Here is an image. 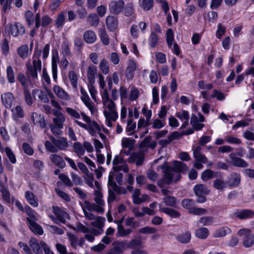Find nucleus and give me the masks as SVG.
<instances>
[{
  "label": "nucleus",
  "instance_id": "a19ab883",
  "mask_svg": "<svg viewBox=\"0 0 254 254\" xmlns=\"http://www.w3.org/2000/svg\"><path fill=\"white\" fill-rule=\"evenodd\" d=\"M131 158L135 162L137 166H141L144 161V155L141 153H135L131 156Z\"/></svg>",
  "mask_w": 254,
  "mask_h": 254
},
{
  "label": "nucleus",
  "instance_id": "2f4dec72",
  "mask_svg": "<svg viewBox=\"0 0 254 254\" xmlns=\"http://www.w3.org/2000/svg\"><path fill=\"white\" fill-rule=\"evenodd\" d=\"M209 234V231L207 228L201 227L197 229L195 233V236L200 239H206Z\"/></svg>",
  "mask_w": 254,
  "mask_h": 254
},
{
  "label": "nucleus",
  "instance_id": "f704fd0d",
  "mask_svg": "<svg viewBox=\"0 0 254 254\" xmlns=\"http://www.w3.org/2000/svg\"><path fill=\"white\" fill-rule=\"evenodd\" d=\"M25 211L27 213L29 217L26 218V220L28 221V219L33 220L34 222L38 220V216L37 213L33 210L30 206L27 205L25 207Z\"/></svg>",
  "mask_w": 254,
  "mask_h": 254
},
{
  "label": "nucleus",
  "instance_id": "4be33fe9",
  "mask_svg": "<svg viewBox=\"0 0 254 254\" xmlns=\"http://www.w3.org/2000/svg\"><path fill=\"white\" fill-rule=\"evenodd\" d=\"M51 161L57 166L61 168H64L65 166V163L60 156L53 154L50 156Z\"/></svg>",
  "mask_w": 254,
  "mask_h": 254
},
{
  "label": "nucleus",
  "instance_id": "cd10ccee",
  "mask_svg": "<svg viewBox=\"0 0 254 254\" xmlns=\"http://www.w3.org/2000/svg\"><path fill=\"white\" fill-rule=\"evenodd\" d=\"M84 41L88 43H93L96 40V36L94 32L92 30L86 31L83 34Z\"/></svg>",
  "mask_w": 254,
  "mask_h": 254
},
{
  "label": "nucleus",
  "instance_id": "ddd939ff",
  "mask_svg": "<svg viewBox=\"0 0 254 254\" xmlns=\"http://www.w3.org/2000/svg\"><path fill=\"white\" fill-rule=\"evenodd\" d=\"M53 91L57 96L62 100L67 101L70 99L67 93L58 85H55L53 87Z\"/></svg>",
  "mask_w": 254,
  "mask_h": 254
},
{
  "label": "nucleus",
  "instance_id": "f03ea898",
  "mask_svg": "<svg viewBox=\"0 0 254 254\" xmlns=\"http://www.w3.org/2000/svg\"><path fill=\"white\" fill-rule=\"evenodd\" d=\"M40 55V54H39ZM27 68L26 74L33 81L38 79V74L40 73L42 68L41 61L39 59V56H34L32 63L28 61L26 63Z\"/></svg>",
  "mask_w": 254,
  "mask_h": 254
},
{
  "label": "nucleus",
  "instance_id": "9d476101",
  "mask_svg": "<svg viewBox=\"0 0 254 254\" xmlns=\"http://www.w3.org/2000/svg\"><path fill=\"white\" fill-rule=\"evenodd\" d=\"M50 138L57 147V152L59 150H64L68 146L66 139L64 137H60L58 138H56L51 135L50 136Z\"/></svg>",
  "mask_w": 254,
  "mask_h": 254
},
{
  "label": "nucleus",
  "instance_id": "f8f14e48",
  "mask_svg": "<svg viewBox=\"0 0 254 254\" xmlns=\"http://www.w3.org/2000/svg\"><path fill=\"white\" fill-rule=\"evenodd\" d=\"M241 182V176L237 173H233L228 176L227 181V185L231 187L238 186Z\"/></svg>",
  "mask_w": 254,
  "mask_h": 254
},
{
  "label": "nucleus",
  "instance_id": "393cba45",
  "mask_svg": "<svg viewBox=\"0 0 254 254\" xmlns=\"http://www.w3.org/2000/svg\"><path fill=\"white\" fill-rule=\"evenodd\" d=\"M25 197L28 203L34 207L38 206V199L31 191H26L25 193Z\"/></svg>",
  "mask_w": 254,
  "mask_h": 254
},
{
  "label": "nucleus",
  "instance_id": "603ef678",
  "mask_svg": "<svg viewBox=\"0 0 254 254\" xmlns=\"http://www.w3.org/2000/svg\"><path fill=\"white\" fill-rule=\"evenodd\" d=\"M138 232L143 234H153L157 232V229L155 228L146 226L139 229L138 230Z\"/></svg>",
  "mask_w": 254,
  "mask_h": 254
},
{
  "label": "nucleus",
  "instance_id": "7ed1b4c3",
  "mask_svg": "<svg viewBox=\"0 0 254 254\" xmlns=\"http://www.w3.org/2000/svg\"><path fill=\"white\" fill-rule=\"evenodd\" d=\"M53 212L56 217L50 215L51 219L56 224H59V222L64 224L65 218L68 217V214L63 209L58 206H52Z\"/></svg>",
  "mask_w": 254,
  "mask_h": 254
},
{
  "label": "nucleus",
  "instance_id": "6e6d98bb",
  "mask_svg": "<svg viewBox=\"0 0 254 254\" xmlns=\"http://www.w3.org/2000/svg\"><path fill=\"white\" fill-rule=\"evenodd\" d=\"M5 152L9 161L12 163L15 164L16 162V159L11 149L9 147H7L5 148Z\"/></svg>",
  "mask_w": 254,
  "mask_h": 254
},
{
  "label": "nucleus",
  "instance_id": "0e129e2a",
  "mask_svg": "<svg viewBox=\"0 0 254 254\" xmlns=\"http://www.w3.org/2000/svg\"><path fill=\"white\" fill-rule=\"evenodd\" d=\"M68 238L71 246L74 249H76L78 243L77 237L72 234H70L68 235Z\"/></svg>",
  "mask_w": 254,
  "mask_h": 254
},
{
  "label": "nucleus",
  "instance_id": "f257e3e1",
  "mask_svg": "<svg viewBox=\"0 0 254 254\" xmlns=\"http://www.w3.org/2000/svg\"><path fill=\"white\" fill-rule=\"evenodd\" d=\"M188 170L187 166L184 163L175 161L173 162V167L167 166L164 171V177L166 179L168 185L173 182H177L180 180L181 176L180 173L185 172Z\"/></svg>",
  "mask_w": 254,
  "mask_h": 254
},
{
  "label": "nucleus",
  "instance_id": "338daca9",
  "mask_svg": "<svg viewBox=\"0 0 254 254\" xmlns=\"http://www.w3.org/2000/svg\"><path fill=\"white\" fill-rule=\"evenodd\" d=\"M176 116L182 121L189 119V113L186 111L178 112L176 113Z\"/></svg>",
  "mask_w": 254,
  "mask_h": 254
},
{
  "label": "nucleus",
  "instance_id": "58836bf2",
  "mask_svg": "<svg viewBox=\"0 0 254 254\" xmlns=\"http://www.w3.org/2000/svg\"><path fill=\"white\" fill-rule=\"evenodd\" d=\"M142 242L140 239H133L129 243H127L126 248L129 249H134L135 248H141Z\"/></svg>",
  "mask_w": 254,
  "mask_h": 254
},
{
  "label": "nucleus",
  "instance_id": "e433bc0d",
  "mask_svg": "<svg viewBox=\"0 0 254 254\" xmlns=\"http://www.w3.org/2000/svg\"><path fill=\"white\" fill-rule=\"evenodd\" d=\"M12 117L14 120L24 117V113L20 106H17L15 108L12 109Z\"/></svg>",
  "mask_w": 254,
  "mask_h": 254
},
{
  "label": "nucleus",
  "instance_id": "6ab92c4d",
  "mask_svg": "<svg viewBox=\"0 0 254 254\" xmlns=\"http://www.w3.org/2000/svg\"><path fill=\"white\" fill-rule=\"evenodd\" d=\"M106 23L108 29L111 31L115 30L118 25L117 18L110 15L106 17Z\"/></svg>",
  "mask_w": 254,
  "mask_h": 254
},
{
  "label": "nucleus",
  "instance_id": "dca6fc26",
  "mask_svg": "<svg viewBox=\"0 0 254 254\" xmlns=\"http://www.w3.org/2000/svg\"><path fill=\"white\" fill-rule=\"evenodd\" d=\"M201 147L197 146L193 149V156L197 162L202 163H206L207 161V158L201 153Z\"/></svg>",
  "mask_w": 254,
  "mask_h": 254
},
{
  "label": "nucleus",
  "instance_id": "423d86ee",
  "mask_svg": "<svg viewBox=\"0 0 254 254\" xmlns=\"http://www.w3.org/2000/svg\"><path fill=\"white\" fill-rule=\"evenodd\" d=\"M193 190L195 195L198 197L197 201L198 203L204 202L206 200L204 195L208 194L210 192L206 186L203 184L197 185L194 186Z\"/></svg>",
  "mask_w": 254,
  "mask_h": 254
},
{
  "label": "nucleus",
  "instance_id": "49530a36",
  "mask_svg": "<svg viewBox=\"0 0 254 254\" xmlns=\"http://www.w3.org/2000/svg\"><path fill=\"white\" fill-rule=\"evenodd\" d=\"M182 204L183 206L188 209L190 213L194 207V201L192 199H186L182 201Z\"/></svg>",
  "mask_w": 254,
  "mask_h": 254
},
{
  "label": "nucleus",
  "instance_id": "0eeeda50",
  "mask_svg": "<svg viewBox=\"0 0 254 254\" xmlns=\"http://www.w3.org/2000/svg\"><path fill=\"white\" fill-rule=\"evenodd\" d=\"M6 28H8L9 32L14 37L22 36L25 32L24 26L19 22L10 24Z\"/></svg>",
  "mask_w": 254,
  "mask_h": 254
},
{
  "label": "nucleus",
  "instance_id": "69168bd1",
  "mask_svg": "<svg viewBox=\"0 0 254 254\" xmlns=\"http://www.w3.org/2000/svg\"><path fill=\"white\" fill-rule=\"evenodd\" d=\"M225 140L229 143L238 144L241 143V140L236 137L227 135L225 137Z\"/></svg>",
  "mask_w": 254,
  "mask_h": 254
},
{
  "label": "nucleus",
  "instance_id": "412c9836",
  "mask_svg": "<svg viewBox=\"0 0 254 254\" xmlns=\"http://www.w3.org/2000/svg\"><path fill=\"white\" fill-rule=\"evenodd\" d=\"M231 233V229L227 227H223L216 229L212 235L214 238H223Z\"/></svg>",
  "mask_w": 254,
  "mask_h": 254
},
{
  "label": "nucleus",
  "instance_id": "052dcab7",
  "mask_svg": "<svg viewBox=\"0 0 254 254\" xmlns=\"http://www.w3.org/2000/svg\"><path fill=\"white\" fill-rule=\"evenodd\" d=\"M134 140L127 138H124L122 141V146L123 148H131L133 146Z\"/></svg>",
  "mask_w": 254,
  "mask_h": 254
},
{
  "label": "nucleus",
  "instance_id": "f3484780",
  "mask_svg": "<svg viewBox=\"0 0 254 254\" xmlns=\"http://www.w3.org/2000/svg\"><path fill=\"white\" fill-rule=\"evenodd\" d=\"M85 208L89 211H94L98 213H102L104 211V208L102 207L103 205L90 203L88 201H85Z\"/></svg>",
  "mask_w": 254,
  "mask_h": 254
},
{
  "label": "nucleus",
  "instance_id": "39448f33",
  "mask_svg": "<svg viewBox=\"0 0 254 254\" xmlns=\"http://www.w3.org/2000/svg\"><path fill=\"white\" fill-rule=\"evenodd\" d=\"M238 235L244 237L243 245L246 248H250L254 244V234L251 233V231L247 229H240Z\"/></svg>",
  "mask_w": 254,
  "mask_h": 254
},
{
  "label": "nucleus",
  "instance_id": "4468645a",
  "mask_svg": "<svg viewBox=\"0 0 254 254\" xmlns=\"http://www.w3.org/2000/svg\"><path fill=\"white\" fill-rule=\"evenodd\" d=\"M234 215L240 219H249L254 216V212L249 209H242L236 211Z\"/></svg>",
  "mask_w": 254,
  "mask_h": 254
},
{
  "label": "nucleus",
  "instance_id": "774afa93",
  "mask_svg": "<svg viewBox=\"0 0 254 254\" xmlns=\"http://www.w3.org/2000/svg\"><path fill=\"white\" fill-rule=\"evenodd\" d=\"M22 149L24 152L28 155H32L34 153L32 148L27 143H23Z\"/></svg>",
  "mask_w": 254,
  "mask_h": 254
},
{
  "label": "nucleus",
  "instance_id": "e2e57ef3",
  "mask_svg": "<svg viewBox=\"0 0 254 254\" xmlns=\"http://www.w3.org/2000/svg\"><path fill=\"white\" fill-rule=\"evenodd\" d=\"M66 112L72 118L75 119H79L80 118V114L74 109L67 107L65 109Z\"/></svg>",
  "mask_w": 254,
  "mask_h": 254
},
{
  "label": "nucleus",
  "instance_id": "20e7f679",
  "mask_svg": "<svg viewBox=\"0 0 254 254\" xmlns=\"http://www.w3.org/2000/svg\"><path fill=\"white\" fill-rule=\"evenodd\" d=\"M104 108L108 109V111L105 110L104 115L105 118L111 117L113 122H116L118 118V114L116 111V104L112 100H109L103 102Z\"/></svg>",
  "mask_w": 254,
  "mask_h": 254
},
{
  "label": "nucleus",
  "instance_id": "3c124183",
  "mask_svg": "<svg viewBox=\"0 0 254 254\" xmlns=\"http://www.w3.org/2000/svg\"><path fill=\"white\" fill-rule=\"evenodd\" d=\"M158 37L154 32H151L149 38V45L152 48H154L158 43Z\"/></svg>",
  "mask_w": 254,
  "mask_h": 254
},
{
  "label": "nucleus",
  "instance_id": "4c0bfd02",
  "mask_svg": "<svg viewBox=\"0 0 254 254\" xmlns=\"http://www.w3.org/2000/svg\"><path fill=\"white\" fill-rule=\"evenodd\" d=\"M6 78L9 83H13L15 81V74L12 67L11 66H8L6 68Z\"/></svg>",
  "mask_w": 254,
  "mask_h": 254
},
{
  "label": "nucleus",
  "instance_id": "5fc2aeb1",
  "mask_svg": "<svg viewBox=\"0 0 254 254\" xmlns=\"http://www.w3.org/2000/svg\"><path fill=\"white\" fill-rule=\"evenodd\" d=\"M164 202L167 206L174 207L176 205V199L175 197L171 196H166L163 198Z\"/></svg>",
  "mask_w": 254,
  "mask_h": 254
},
{
  "label": "nucleus",
  "instance_id": "2eb2a0df",
  "mask_svg": "<svg viewBox=\"0 0 254 254\" xmlns=\"http://www.w3.org/2000/svg\"><path fill=\"white\" fill-rule=\"evenodd\" d=\"M124 2L122 0L118 1L113 0L109 4L110 10L115 13L118 14L121 12L124 5Z\"/></svg>",
  "mask_w": 254,
  "mask_h": 254
},
{
  "label": "nucleus",
  "instance_id": "de8ad7c7",
  "mask_svg": "<svg viewBox=\"0 0 254 254\" xmlns=\"http://www.w3.org/2000/svg\"><path fill=\"white\" fill-rule=\"evenodd\" d=\"M68 77L72 87L74 88H76L77 87L78 80L77 74L74 71H69L68 72Z\"/></svg>",
  "mask_w": 254,
  "mask_h": 254
},
{
  "label": "nucleus",
  "instance_id": "09e8293b",
  "mask_svg": "<svg viewBox=\"0 0 254 254\" xmlns=\"http://www.w3.org/2000/svg\"><path fill=\"white\" fill-rule=\"evenodd\" d=\"M99 67L103 74H107L109 72V65L108 61L104 59L101 61Z\"/></svg>",
  "mask_w": 254,
  "mask_h": 254
},
{
  "label": "nucleus",
  "instance_id": "7c9ffc66",
  "mask_svg": "<svg viewBox=\"0 0 254 254\" xmlns=\"http://www.w3.org/2000/svg\"><path fill=\"white\" fill-rule=\"evenodd\" d=\"M191 233L189 231H187L184 233L181 234L176 237V239L180 243L182 244H188L191 240Z\"/></svg>",
  "mask_w": 254,
  "mask_h": 254
},
{
  "label": "nucleus",
  "instance_id": "72a5a7b5",
  "mask_svg": "<svg viewBox=\"0 0 254 254\" xmlns=\"http://www.w3.org/2000/svg\"><path fill=\"white\" fill-rule=\"evenodd\" d=\"M131 229H125L123 225H119L117 227L116 236L118 237H124L129 235L131 232Z\"/></svg>",
  "mask_w": 254,
  "mask_h": 254
},
{
  "label": "nucleus",
  "instance_id": "c03bdc74",
  "mask_svg": "<svg viewBox=\"0 0 254 254\" xmlns=\"http://www.w3.org/2000/svg\"><path fill=\"white\" fill-rule=\"evenodd\" d=\"M95 221L91 223L92 226L97 227V228H102L104 226V222L105 221V218L101 216H98L94 219Z\"/></svg>",
  "mask_w": 254,
  "mask_h": 254
},
{
  "label": "nucleus",
  "instance_id": "c9c22d12",
  "mask_svg": "<svg viewBox=\"0 0 254 254\" xmlns=\"http://www.w3.org/2000/svg\"><path fill=\"white\" fill-rule=\"evenodd\" d=\"M73 151L78 157L83 155L85 153V150L81 143L76 142L73 145Z\"/></svg>",
  "mask_w": 254,
  "mask_h": 254
},
{
  "label": "nucleus",
  "instance_id": "a878e982",
  "mask_svg": "<svg viewBox=\"0 0 254 254\" xmlns=\"http://www.w3.org/2000/svg\"><path fill=\"white\" fill-rule=\"evenodd\" d=\"M136 64L132 60L128 61L127 66L126 70V75L128 78H132L133 72L136 70Z\"/></svg>",
  "mask_w": 254,
  "mask_h": 254
},
{
  "label": "nucleus",
  "instance_id": "79ce46f5",
  "mask_svg": "<svg viewBox=\"0 0 254 254\" xmlns=\"http://www.w3.org/2000/svg\"><path fill=\"white\" fill-rule=\"evenodd\" d=\"M18 55L22 59L28 56V47L27 45H23L19 47L17 50Z\"/></svg>",
  "mask_w": 254,
  "mask_h": 254
},
{
  "label": "nucleus",
  "instance_id": "680f3d73",
  "mask_svg": "<svg viewBox=\"0 0 254 254\" xmlns=\"http://www.w3.org/2000/svg\"><path fill=\"white\" fill-rule=\"evenodd\" d=\"M226 28L221 23L218 25V29L216 32V36L218 39H221L222 36L225 33Z\"/></svg>",
  "mask_w": 254,
  "mask_h": 254
},
{
  "label": "nucleus",
  "instance_id": "4d7b16f0",
  "mask_svg": "<svg viewBox=\"0 0 254 254\" xmlns=\"http://www.w3.org/2000/svg\"><path fill=\"white\" fill-rule=\"evenodd\" d=\"M95 197L94 199V201L98 204H104V200L102 199L103 194L99 190H96L94 192Z\"/></svg>",
  "mask_w": 254,
  "mask_h": 254
},
{
  "label": "nucleus",
  "instance_id": "6e6552de",
  "mask_svg": "<svg viewBox=\"0 0 254 254\" xmlns=\"http://www.w3.org/2000/svg\"><path fill=\"white\" fill-rule=\"evenodd\" d=\"M113 247L105 254H123L127 246L126 241H117L113 243Z\"/></svg>",
  "mask_w": 254,
  "mask_h": 254
},
{
  "label": "nucleus",
  "instance_id": "b1692460",
  "mask_svg": "<svg viewBox=\"0 0 254 254\" xmlns=\"http://www.w3.org/2000/svg\"><path fill=\"white\" fill-rule=\"evenodd\" d=\"M65 120L64 115L62 113H59L56 115L55 118H53L54 124L50 125L56 127L62 128L63 127V123Z\"/></svg>",
  "mask_w": 254,
  "mask_h": 254
},
{
  "label": "nucleus",
  "instance_id": "9b49d317",
  "mask_svg": "<svg viewBox=\"0 0 254 254\" xmlns=\"http://www.w3.org/2000/svg\"><path fill=\"white\" fill-rule=\"evenodd\" d=\"M231 159V164L236 167L246 168L249 166V164L244 159L236 157L234 153H231L229 155Z\"/></svg>",
  "mask_w": 254,
  "mask_h": 254
},
{
  "label": "nucleus",
  "instance_id": "a211bd4d",
  "mask_svg": "<svg viewBox=\"0 0 254 254\" xmlns=\"http://www.w3.org/2000/svg\"><path fill=\"white\" fill-rule=\"evenodd\" d=\"M156 142L152 141L151 136H147L140 143L139 147L140 148H150L153 149L156 147Z\"/></svg>",
  "mask_w": 254,
  "mask_h": 254
},
{
  "label": "nucleus",
  "instance_id": "1a4fd4ad",
  "mask_svg": "<svg viewBox=\"0 0 254 254\" xmlns=\"http://www.w3.org/2000/svg\"><path fill=\"white\" fill-rule=\"evenodd\" d=\"M2 104L6 108H10L15 102V98L11 92H6L1 95Z\"/></svg>",
  "mask_w": 254,
  "mask_h": 254
},
{
  "label": "nucleus",
  "instance_id": "c85d7f7f",
  "mask_svg": "<svg viewBox=\"0 0 254 254\" xmlns=\"http://www.w3.org/2000/svg\"><path fill=\"white\" fill-rule=\"evenodd\" d=\"M159 209L160 211L166 213L171 217L179 218L180 216V213L178 211L170 208L162 207L161 204L159 205Z\"/></svg>",
  "mask_w": 254,
  "mask_h": 254
},
{
  "label": "nucleus",
  "instance_id": "5701e85b",
  "mask_svg": "<svg viewBox=\"0 0 254 254\" xmlns=\"http://www.w3.org/2000/svg\"><path fill=\"white\" fill-rule=\"evenodd\" d=\"M29 245L33 252L39 254L42 252L41 243L39 244L34 238H31L29 241Z\"/></svg>",
  "mask_w": 254,
  "mask_h": 254
},
{
  "label": "nucleus",
  "instance_id": "37998d69",
  "mask_svg": "<svg viewBox=\"0 0 254 254\" xmlns=\"http://www.w3.org/2000/svg\"><path fill=\"white\" fill-rule=\"evenodd\" d=\"M100 37L102 43L105 45H108L110 43V39L106 33L105 28L100 29Z\"/></svg>",
  "mask_w": 254,
  "mask_h": 254
},
{
  "label": "nucleus",
  "instance_id": "473e14b6",
  "mask_svg": "<svg viewBox=\"0 0 254 254\" xmlns=\"http://www.w3.org/2000/svg\"><path fill=\"white\" fill-rule=\"evenodd\" d=\"M213 186L215 189L223 191L226 188L227 183L222 178H220L213 181Z\"/></svg>",
  "mask_w": 254,
  "mask_h": 254
},
{
  "label": "nucleus",
  "instance_id": "ea45409f",
  "mask_svg": "<svg viewBox=\"0 0 254 254\" xmlns=\"http://www.w3.org/2000/svg\"><path fill=\"white\" fill-rule=\"evenodd\" d=\"M87 21L90 25L92 26L96 27L99 23V19L95 13H90L88 15Z\"/></svg>",
  "mask_w": 254,
  "mask_h": 254
},
{
  "label": "nucleus",
  "instance_id": "8fccbe9b",
  "mask_svg": "<svg viewBox=\"0 0 254 254\" xmlns=\"http://www.w3.org/2000/svg\"><path fill=\"white\" fill-rule=\"evenodd\" d=\"M214 176V172L210 169H206L204 171L201 175L202 180L203 181H207L211 179Z\"/></svg>",
  "mask_w": 254,
  "mask_h": 254
},
{
  "label": "nucleus",
  "instance_id": "bf43d9fd",
  "mask_svg": "<svg viewBox=\"0 0 254 254\" xmlns=\"http://www.w3.org/2000/svg\"><path fill=\"white\" fill-rule=\"evenodd\" d=\"M59 178L68 187H72L73 184L70 179L65 174H60L59 175Z\"/></svg>",
  "mask_w": 254,
  "mask_h": 254
},
{
  "label": "nucleus",
  "instance_id": "aec40b11",
  "mask_svg": "<svg viewBox=\"0 0 254 254\" xmlns=\"http://www.w3.org/2000/svg\"><path fill=\"white\" fill-rule=\"evenodd\" d=\"M97 68L94 65L89 66L87 69V79L90 84L95 82V75L97 74Z\"/></svg>",
  "mask_w": 254,
  "mask_h": 254
},
{
  "label": "nucleus",
  "instance_id": "13d9d810",
  "mask_svg": "<svg viewBox=\"0 0 254 254\" xmlns=\"http://www.w3.org/2000/svg\"><path fill=\"white\" fill-rule=\"evenodd\" d=\"M46 149L49 152L52 153H57V147L53 144V142L50 141H46L44 143Z\"/></svg>",
  "mask_w": 254,
  "mask_h": 254
},
{
  "label": "nucleus",
  "instance_id": "864d4df0",
  "mask_svg": "<svg viewBox=\"0 0 254 254\" xmlns=\"http://www.w3.org/2000/svg\"><path fill=\"white\" fill-rule=\"evenodd\" d=\"M65 21V16L63 12L60 13L55 20V26L57 28L63 27Z\"/></svg>",
  "mask_w": 254,
  "mask_h": 254
},
{
  "label": "nucleus",
  "instance_id": "a18cd8bd",
  "mask_svg": "<svg viewBox=\"0 0 254 254\" xmlns=\"http://www.w3.org/2000/svg\"><path fill=\"white\" fill-rule=\"evenodd\" d=\"M214 217L212 216L202 217L199 219L198 223L201 224L203 226H208L214 222Z\"/></svg>",
  "mask_w": 254,
  "mask_h": 254
},
{
  "label": "nucleus",
  "instance_id": "c756f323",
  "mask_svg": "<svg viewBox=\"0 0 254 254\" xmlns=\"http://www.w3.org/2000/svg\"><path fill=\"white\" fill-rule=\"evenodd\" d=\"M32 94L34 96H37L39 100L42 102L45 103H49V99L47 95L42 90L34 89L32 91Z\"/></svg>",
  "mask_w": 254,
  "mask_h": 254
},
{
  "label": "nucleus",
  "instance_id": "bb28decb",
  "mask_svg": "<svg viewBox=\"0 0 254 254\" xmlns=\"http://www.w3.org/2000/svg\"><path fill=\"white\" fill-rule=\"evenodd\" d=\"M28 225L31 230L35 234L42 235L43 233L42 228L36 221L28 219Z\"/></svg>",
  "mask_w": 254,
  "mask_h": 254
}]
</instances>
